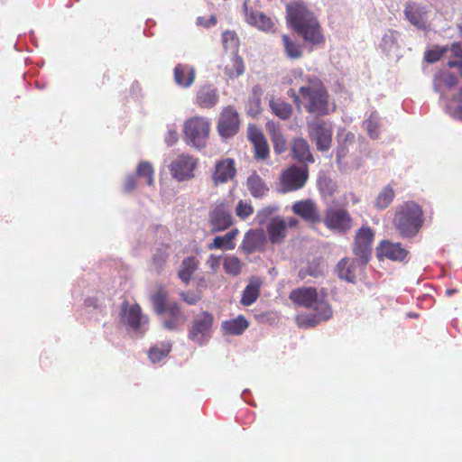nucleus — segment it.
<instances>
[{
  "label": "nucleus",
  "mask_w": 462,
  "mask_h": 462,
  "mask_svg": "<svg viewBox=\"0 0 462 462\" xmlns=\"http://www.w3.org/2000/svg\"><path fill=\"white\" fill-rule=\"evenodd\" d=\"M374 232L368 226H362L356 233L353 251L358 258V264L365 266L372 256Z\"/></svg>",
  "instance_id": "obj_11"
},
{
  "label": "nucleus",
  "mask_w": 462,
  "mask_h": 462,
  "mask_svg": "<svg viewBox=\"0 0 462 462\" xmlns=\"http://www.w3.org/2000/svg\"><path fill=\"white\" fill-rule=\"evenodd\" d=\"M181 299L189 305H195L201 300V293L199 291H187L180 293Z\"/></svg>",
  "instance_id": "obj_51"
},
{
  "label": "nucleus",
  "mask_w": 462,
  "mask_h": 462,
  "mask_svg": "<svg viewBox=\"0 0 462 462\" xmlns=\"http://www.w3.org/2000/svg\"><path fill=\"white\" fill-rule=\"evenodd\" d=\"M291 153L294 160L300 165H308L314 162V157L310 152V144L301 137L294 138L291 143Z\"/></svg>",
  "instance_id": "obj_18"
},
{
  "label": "nucleus",
  "mask_w": 462,
  "mask_h": 462,
  "mask_svg": "<svg viewBox=\"0 0 462 462\" xmlns=\"http://www.w3.org/2000/svg\"><path fill=\"white\" fill-rule=\"evenodd\" d=\"M237 229H232L228 233L224 236H216L213 240V243L208 245L209 249H233L236 246L234 243V239L237 235Z\"/></svg>",
  "instance_id": "obj_30"
},
{
  "label": "nucleus",
  "mask_w": 462,
  "mask_h": 462,
  "mask_svg": "<svg viewBox=\"0 0 462 462\" xmlns=\"http://www.w3.org/2000/svg\"><path fill=\"white\" fill-rule=\"evenodd\" d=\"M363 127L367 131L372 139H377L380 135L381 118L377 112H372L369 117L364 121Z\"/></svg>",
  "instance_id": "obj_34"
},
{
  "label": "nucleus",
  "mask_w": 462,
  "mask_h": 462,
  "mask_svg": "<svg viewBox=\"0 0 462 462\" xmlns=\"http://www.w3.org/2000/svg\"><path fill=\"white\" fill-rule=\"evenodd\" d=\"M197 269V263L194 257H187L182 261L181 269L179 271L180 279L188 283L191 278V275Z\"/></svg>",
  "instance_id": "obj_40"
},
{
  "label": "nucleus",
  "mask_w": 462,
  "mask_h": 462,
  "mask_svg": "<svg viewBox=\"0 0 462 462\" xmlns=\"http://www.w3.org/2000/svg\"><path fill=\"white\" fill-rule=\"evenodd\" d=\"M394 198V190L390 186H385L377 195L374 206L378 209L386 208Z\"/></svg>",
  "instance_id": "obj_42"
},
{
  "label": "nucleus",
  "mask_w": 462,
  "mask_h": 462,
  "mask_svg": "<svg viewBox=\"0 0 462 462\" xmlns=\"http://www.w3.org/2000/svg\"><path fill=\"white\" fill-rule=\"evenodd\" d=\"M266 129L271 135L274 152L279 154L284 152L287 150V143L280 126L273 122H268L266 124Z\"/></svg>",
  "instance_id": "obj_28"
},
{
  "label": "nucleus",
  "mask_w": 462,
  "mask_h": 462,
  "mask_svg": "<svg viewBox=\"0 0 462 462\" xmlns=\"http://www.w3.org/2000/svg\"><path fill=\"white\" fill-rule=\"evenodd\" d=\"M222 39H223V44L226 48V44H227L228 40L229 39L230 40H235V33L233 32H230V31H226L222 34Z\"/></svg>",
  "instance_id": "obj_57"
},
{
  "label": "nucleus",
  "mask_w": 462,
  "mask_h": 462,
  "mask_svg": "<svg viewBox=\"0 0 462 462\" xmlns=\"http://www.w3.org/2000/svg\"><path fill=\"white\" fill-rule=\"evenodd\" d=\"M136 173L138 177L146 179L149 186L153 184V169L150 162H142L138 164Z\"/></svg>",
  "instance_id": "obj_44"
},
{
  "label": "nucleus",
  "mask_w": 462,
  "mask_h": 462,
  "mask_svg": "<svg viewBox=\"0 0 462 462\" xmlns=\"http://www.w3.org/2000/svg\"><path fill=\"white\" fill-rule=\"evenodd\" d=\"M152 309L158 316H162L167 311V293L163 290H159L150 297Z\"/></svg>",
  "instance_id": "obj_35"
},
{
  "label": "nucleus",
  "mask_w": 462,
  "mask_h": 462,
  "mask_svg": "<svg viewBox=\"0 0 462 462\" xmlns=\"http://www.w3.org/2000/svg\"><path fill=\"white\" fill-rule=\"evenodd\" d=\"M251 204L240 200L236 207V214L241 219L247 218L253 213Z\"/></svg>",
  "instance_id": "obj_50"
},
{
  "label": "nucleus",
  "mask_w": 462,
  "mask_h": 462,
  "mask_svg": "<svg viewBox=\"0 0 462 462\" xmlns=\"http://www.w3.org/2000/svg\"><path fill=\"white\" fill-rule=\"evenodd\" d=\"M173 77L175 83L183 88H189L195 81V69L189 64L179 63L174 67Z\"/></svg>",
  "instance_id": "obj_22"
},
{
  "label": "nucleus",
  "mask_w": 462,
  "mask_h": 462,
  "mask_svg": "<svg viewBox=\"0 0 462 462\" xmlns=\"http://www.w3.org/2000/svg\"><path fill=\"white\" fill-rule=\"evenodd\" d=\"M322 221L328 229L341 234L352 227L351 216L346 209L340 208L328 207Z\"/></svg>",
  "instance_id": "obj_12"
},
{
  "label": "nucleus",
  "mask_w": 462,
  "mask_h": 462,
  "mask_svg": "<svg viewBox=\"0 0 462 462\" xmlns=\"http://www.w3.org/2000/svg\"><path fill=\"white\" fill-rule=\"evenodd\" d=\"M272 244H281L287 235V223L280 217H272L266 226Z\"/></svg>",
  "instance_id": "obj_23"
},
{
  "label": "nucleus",
  "mask_w": 462,
  "mask_h": 462,
  "mask_svg": "<svg viewBox=\"0 0 462 462\" xmlns=\"http://www.w3.org/2000/svg\"><path fill=\"white\" fill-rule=\"evenodd\" d=\"M263 235L258 232H247L242 244V248L247 254H251L257 250L263 243Z\"/></svg>",
  "instance_id": "obj_32"
},
{
  "label": "nucleus",
  "mask_w": 462,
  "mask_h": 462,
  "mask_svg": "<svg viewBox=\"0 0 462 462\" xmlns=\"http://www.w3.org/2000/svg\"><path fill=\"white\" fill-rule=\"evenodd\" d=\"M232 214L223 204L217 205L210 213L209 220L212 231L219 232L228 228L232 225Z\"/></svg>",
  "instance_id": "obj_17"
},
{
  "label": "nucleus",
  "mask_w": 462,
  "mask_h": 462,
  "mask_svg": "<svg viewBox=\"0 0 462 462\" xmlns=\"http://www.w3.org/2000/svg\"><path fill=\"white\" fill-rule=\"evenodd\" d=\"M454 99L457 102V106L452 112V116L462 121V87L459 88L458 94Z\"/></svg>",
  "instance_id": "obj_52"
},
{
  "label": "nucleus",
  "mask_w": 462,
  "mask_h": 462,
  "mask_svg": "<svg viewBox=\"0 0 462 462\" xmlns=\"http://www.w3.org/2000/svg\"><path fill=\"white\" fill-rule=\"evenodd\" d=\"M448 51H450V59L447 65L449 68H457L458 73L462 77V43L453 42L448 46Z\"/></svg>",
  "instance_id": "obj_33"
},
{
  "label": "nucleus",
  "mask_w": 462,
  "mask_h": 462,
  "mask_svg": "<svg viewBox=\"0 0 462 462\" xmlns=\"http://www.w3.org/2000/svg\"><path fill=\"white\" fill-rule=\"evenodd\" d=\"M292 211L307 222L316 224L322 221L317 205L310 199L295 202Z\"/></svg>",
  "instance_id": "obj_16"
},
{
  "label": "nucleus",
  "mask_w": 462,
  "mask_h": 462,
  "mask_svg": "<svg viewBox=\"0 0 462 462\" xmlns=\"http://www.w3.org/2000/svg\"><path fill=\"white\" fill-rule=\"evenodd\" d=\"M294 101L312 115L323 116L330 112L328 92L323 82L316 76H307L304 79L299 94L294 95Z\"/></svg>",
  "instance_id": "obj_2"
},
{
  "label": "nucleus",
  "mask_w": 462,
  "mask_h": 462,
  "mask_svg": "<svg viewBox=\"0 0 462 462\" xmlns=\"http://www.w3.org/2000/svg\"><path fill=\"white\" fill-rule=\"evenodd\" d=\"M270 107L273 113L282 120L289 119L293 111L291 104L282 101L280 99L271 100Z\"/></svg>",
  "instance_id": "obj_36"
},
{
  "label": "nucleus",
  "mask_w": 462,
  "mask_h": 462,
  "mask_svg": "<svg viewBox=\"0 0 462 462\" xmlns=\"http://www.w3.org/2000/svg\"><path fill=\"white\" fill-rule=\"evenodd\" d=\"M458 35L462 38V24L457 25Z\"/></svg>",
  "instance_id": "obj_62"
},
{
  "label": "nucleus",
  "mask_w": 462,
  "mask_h": 462,
  "mask_svg": "<svg viewBox=\"0 0 462 462\" xmlns=\"http://www.w3.org/2000/svg\"><path fill=\"white\" fill-rule=\"evenodd\" d=\"M120 322L127 326V330L134 336H143L149 328V318L143 314L138 304L130 305L124 300L120 310Z\"/></svg>",
  "instance_id": "obj_5"
},
{
  "label": "nucleus",
  "mask_w": 462,
  "mask_h": 462,
  "mask_svg": "<svg viewBox=\"0 0 462 462\" xmlns=\"http://www.w3.org/2000/svg\"><path fill=\"white\" fill-rule=\"evenodd\" d=\"M278 209L277 206H268L260 209L256 216L258 223L260 225L265 223Z\"/></svg>",
  "instance_id": "obj_48"
},
{
  "label": "nucleus",
  "mask_w": 462,
  "mask_h": 462,
  "mask_svg": "<svg viewBox=\"0 0 462 462\" xmlns=\"http://www.w3.org/2000/svg\"><path fill=\"white\" fill-rule=\"evenodd\" d=\"M290 299L294 303L311 310L310 315H300L298 317V322L300 327L305 328H312L332 317L330 306L323 298L319 297L315 288L303 287L295 289L291 292Z\"/></svg>",
  "instance_id": "obj_1"
},
{
  "label": "nucleus",
  "mask_w": 462,
  "mask_h": 462,
  "mask_svg": "<svg viewBox=\"0 0 462 462\" xmlns=\"http://www.w3.org/2000/svg\"><path fill=\"white\" fill-rule=\"evenodd\" d=\"M406 19L417 29L427 31L429 23V11L426 6L416 3H407L404 8Z\"/></svg>",
  "instance_id": "obj_14"
},
{
  "label": "nucleus",
  "mask_w": 462,
  "mask_h": 462,
  "mask_svg": "<svg viewBox=\"0 0 462 462\" xmlns=\"http://www.w3.org/2000/svg\"><path fill=\"white\" fill-rule=\"evenodd\" d=\"M196 23L197 25L203 26L205 28H210L217 23V18L215 15H211L208 20L203 17H198Z\"/></svg>",
  "instance_id": "obj_55"
},
{
  "label": "nucleus",
  "mask_w": 462,
  "mask_h": 462,
  "mask_svg": "<svg viewBox=\"0 0 462 462\" xmlns=\"http://www.w3.org/2000/svg\"><path fill=\"white\" fill-rule=\"evenodd\" d=\"M309 178L308 165H291L281 177V191L290 192L301 189Z\"/></svg>",
  "instance_id": "obj_10"
},
{
  "label": "nucleus",
  "mask_w": 462,
  "mask_h": 462,
  "mask_svg": "<svg viewBox=\"0 0 462 462\" xmlns=\"http://www.w3.org/2000/svg\"><path fill=\"white\" fill-rule=\"evenodd\" d=\"M213 320V315L208 311L196 315L189 328L188 338L199 346L205 345L212 336Z\"/></svg>",
  "instance_id": "obj_7"
},
{
  "label": "nucleus",
  "mask_w": 462,
  "mask_h": 462,
  "mask_svg": "<svg viewBox=\"0 0 462 462\" xmlns=\"http://www.w3.org/2000/svg\"><path fill=\"white\" fill-rule=\"evenodd\" d=\"M297 222H298V221H297L296 219L291 218V219L290 220V222H289V224H288V225H289L290 226H294L297 224Z\"/></svg>",
  "instance_id": "obj_61"
},
{
  "label": "nucleus",
  "mask_w": 462,
  "mask_h": 462,
  "mask_svg": "<svg viewBox=\"0 0 462 462\" xmlns=\"http://www.w3.org/2000/svg\"><path fill=\"white\" fill-rule=\"evenodd\" d=\"M179 140L178 133L173 128H169L165 135V143L168 146H172Z\"/></svg>",
  "instance_id": "obj_54"
},
{
  "label": "nucleus",
  "mask_w": 462,
  "mask_h": 462,
  "mask_svg": "<svg viewBox=\"0 0 462 462\" xmlns=\"http://www.w3.org/2000/svg\"><path fill=\"white\" fill-rule=\"evenodd\" d=\"M399 32L394 30H388L383 36L381 47L384 51H390L397 46Z\"/></svg>",
  "instance_id": "obj_43"
},
{
  "label": "nucleus",
  "mask_w": 462,
  "mask_h": 462,
  "mask_svg": "<svg viewBox=\"0 0 462 462\" xmlns=\"http://www.w3.org/2000/svg\"><path fill=\"white\" fill-rule=\"evenodd\" d=\"M378 254L393 261H404L408 251L402 247L400 243L382 241L378 247Z\"/></svg>",
  "instance_id": "obj_24"
},
{
  "label": "nucleus",
  "mask_w": 462,
  "mask_h": 462,
  "mask_svg": "<svg viewBox=\"0 0 462 462\" xmlns=\"http://www.w3.org/2000/svg\"><path fill=\"white\" fill-rule=\"evenodd\" d=\"M243 7L247 23L262 31L271 30L273 22L263 13L249 9L247 6V0L245 1Z\"/></svg>",
  "instance_id": "obj_20"
},
{
  "label": "nucleus",
  "mask_w": 462,
  "mask_h": 462,
  "mask_svg": "<svg viewBox=\"0 0 462 462\" xmlns=\"http://www.w3.org/2000/svg\"><path fill=\"white\" fill-rule=\"evenodd\" d=\"M249 326L244 316L222 323L223 329L231 335H241Z\"/></svg>",
  "instance_id": "obj_31"
},
{
  "label": "nucleus",
  "mask_w": 462,
  "mask_h": 462,
  "mask_svg": "<svg viewBox=\"0 0 462 462\" xmlns=\"http://www.w3.org/2000/svg\"><path fill=\"white\" fill-rule=\"evenodd\" d=\"M197 104L204 108H210L218 101L217 89L211 85L201 87L197 92Z\"/></svg>",
  "instance_id": "obj_26"
},
{
  "label": "nucleus",
  "mask_w": 462,
  "mask_h": 462,
  "mask_svg": "<svg viewBox=\"0 0 462 462\" xmlns=\"http://www.w3.org/2000/svg\"><path fill=\"white\" fill-rule=\"evenodd\" d=\"M457 291L456 289H448L446 290V295L448 297H450L452 296L453 294H455Z\"/></svg>",
  "instance_id": "obj_59"
},
{
  "label": "nucleus",
  "mask_w": 462,
  "mask_h": 462,
  "mask_svg": "<svg viewBox=\"0 0 462 462\" xmlns=\"http://www.w3.org/2000/svg\"><path fill=\"white\" fill-rule=\"evenodd\" d=\"M248 139L254 143H256L263 139H265L264 135L263 134V133L256 129V128H254L252 126H249L248 128Z\"/></svg>",
  "instance_id": "obj_53"
},
{
  "label": "nucleus",
  "mask_w": 462,
  "mask_h": 462,
  "mask_svg": "<svg viewBox=\"0 0 462 462\" xmlns=\"http://www.w3.org/2000/svg\"><path fill=\"white\" fill-rule=\"evenodd\" d=\"M254 146L256 159L265 160L269 156V145L266 139L254 143Z\"/></svg>",
  "instance_id": "obj_49"
},
{
  "label": "nucleus",
  "mask_w": 462,
  "mask_h": 462,
  "mask_svg": "<svg viewBox=\"0 0 462 462\" xmlns=\"http://www.w3.org/2000/svg\"><path fill=\"white\" fill-rule=\"evenodd\" d=\"M136 181L134 175H128L125 179L124 189L125 192H131L135 189Z\"/></svg>",
  "instance_id": "obj_56"
},
{
  "label": "nucleus",
  "mask_w": 462,
  "mask_h": 462,
  "mask_svg": "<svg viewBox=\"0 0 462 462\" xmlns=\"http://www.w3.org/2000/svg\"><path fill=\"white\" fill-rule=\"evenodd\" d=\"M239 130L238 113L232 106L223 109L218 123L217 131L224 138L234 136Z\"/></svg>",
  "instance_id": "obj_13"
},
{
  "label": "nucleus",
  "mask_w": 462,
  "mask_h": 462,
  "mask_svg": "<svg viewBox=\"0 0 462 462\" xmlns=\"http://www.w3.org/2000/svg\"><path fill=\"white\" fill-rule=\"evenodd\" d=\"M448 51V45L446 46H435L433 49L426 51L425 60L430 63L438 61Z\"/></svg>",
  "instance_id": "obj_46"
},
{
  "label": "nucleus",
  "mask_w": 462,
  "mask_h": 462,
  "mask_svg": "<svg viewBox=\"0 0 462 462\" xmlns=\"http://www.w3.org/2000/svg\"><path fill=\"white\" fill-rule=\"evenodd\" d=\"M323 265L319 259H314L309 263L308 266L299 271V277L305 279L307 276L318 278L323 275Z\"/></svg>",
  "instance_id": "obj_38"
},
{
  "label": "nucleus",
  "mask_w": 462,
  "mask_h": 462,
  "mask_svg": "<svg viewBox=\"0 0 462 462\" xmlns=\"http://www.w3.org/2000/svg\"><path fill=\"white\" fill-rule=\"evenodd\" d=\"M226 72L228 73L229 77L232 78H237L240 75H242L245 71V65L243 62V60L239 56H235L233 59V69H228V67L226 68Z\"/></svg>",
  "instance_id": "obj_47"
},
{
  "label": "nucleus",
  "mask_w": 462,
  "mask_h": 462,
  "mask_svg": "<svg viewBox=\"0 0 462 462\" xmlns=\"http://www.w3.org/2000/svg\"><path fill=\"white\" fill-rule=\"evenodd\" d=\"M422 222V210L414 202H406L398 207L393 218V225L402 237L415 236Z\"/></svg>",
  "instance_id": "obj_4"
},
{
  "label": "nucleus",
  "mask_w": 462,
  "mask_h": 462,
  "mask_svg": "<svg viewBox=\"0 0 462 462\" xmlns=\"http://www.w3.org/2000/svg\"><path fill=\"white\" fill-rule=\"evenodd\" d=\"M357 266H360L358 264L357 257L356 259H350L346 257L337 263L336 272L339 279L354 283L356 278V273Z\"/></svg>",
  "instance_id": "obj_25"
},
{
  "label": "nucleus",
  "mask_w": 462,
  "mask_h": 462,
  "mask_svg": "<svg viewBox=\"0 0 462 462\" xmlns=\"http://www.w3.org/2000/svg\"><path fill=\"white\" fill-rule=\"evenodd\" d=\"M282 44L286 56L292 60H298L302 57V47L292 41L288 35H282Z\"/></svg>",
  "instance_id": "obj_37"
},
{
  "label": "nucleus",
  "mask_w": 462,
  "mask_h": 462,
  "mask_svg": "<svg viewBox=\"0 0 462 462\" xmlns=\"http://www.w3.org/2000/svg\"><path fill=\"white\" fill-rule=\"evenodd\" d=\"M223 267L226 273L236 276L241 272V262L237 257H227L224 261Z\"/></svg>",
  "instance_id": "obj_45"
},
{
  "label": "nucleus",
  "mask_w": 462,
  "mask_h": 462,
  "mask_svg": "<svg viewBox=\"0 0 462 462\" xmlns=\"http://www.w3.org/2000/svg\"><path fill=\"white\" fill-rule=\"evenodd\" d=\"M438 81L445 84L448 88H454L458 83L457 77L450 72L445 71L440 73L439 76H435L434 78V91L440 94V97H443V94L440 91Z\"/></svg>",
  "instance_id": "obj_39"
},
{
  "label": "nucleus",
  "mask_w": 462,
  "mask_h": 462,
  "mask_svg": "<svg viewBox=\"0 0 462 462\" xmlns=\"http://www.w3.org/2000/svg\"><path fill=\"white\" fill-rule=\"evenodd\" d=\"M159 317L162 319V327L167 330H178L186 321L180 304L176 302L169 304L164 315Z\"/></svg>",
  "instance_id": "obj_15"
},
{
  "label": "nucleus",
  "mask_w": 462,
  "mask_h": 462,
  "mask_svg": "<svg viewBox=\"0 0 462 462\" xmlns=\"http://www.w3.org/2000/svg\"><path fill=\"white\" fill-rule=\"evenodd\" d=\"M246 185L251 195L256 199L266 196L269 191L265 181L255 172L247 178Z\"/></svg>",
  "instance_id": "obj_29"
},
{
  "label": "nucleus",
  "mask_w": 462,
  "mask_h": 462,
  "mask_svg": "<svg viewBox=\"0 0 462 462\" xmlns=\"http://www.w3.org/2000/svg\"><path fill=\"white\" fill-rule=\"evenodd\" d=\"M335 190V183H333L331 180H328V191L331 195Z\"/></svg>",
  "instance_id": "obj_58"
},
{
  "label": "nucleus",
  "mask_w": 462,
  "mask_h": 462,
  "mask_svg": "<svg viewBox=\"0 0 462 462\" xmlns=\"http://www.w3.org/2000/svg\"><path fill=\"white\" fill-rule=\"evenodd\" d=\"M209 134V123L203 117H193L185 122L184 134L188 144L197 149L206 146Z\"/></svg>",
  "instance_id": "obj_6"
},
{
  "label": "nucleus",
  "mask_w": 462,
  "mask_h": 462,
  "mask_svg": "<svg viewBox=\"0 0 462 462\" xmlns=\"http://www.w3.org/2000/svg\"><path fill=\"white\" fill-rule=\"evenodd\" d=\"M198 159L189 154L178 155L168 166L173 180L178 182L189 181L195 177Z\"/></svg>",
  "instance_id": "obj_8"
},
{
  "label": "nucleus",
  "mask_w": 462,
  "mask_h": 462,
  "mask_svg": "<svg viewBox=\"0 0 462 462\" xmlns=\"http://www.w3.org/2000/svg\"><path fill=\"white\" fill-rule=\"evenodd\" d=\"M171 349V342H162L152 346L149 350V358L152 363L160 362L163 357H165Z\"/></svg>",
  "instance_id": "obj_41"
},
{
  "label": "nucleus",
  "mask_w": 462,
  "mask_h": 462,
  "mask_svg": "<svg viewBox=\"0 0 462 462\" xmlns=\"http://www.w3.org/2000/svg\"><path fill=\"white\" fill-rule=\"evenodd\" d=\"M262 280L259 277H253L244 290L241 303L244 306L252 305L259 297V291L262 285Z\"/></svg>",
  "instance_id": "obj_27"
},
{
  "label": "nucleus",
  "mask_w": 462,
  "mask_h": 462,
  "mask_svg": "<svg viewBox=\"0 0 462 462\" xmlns=\"http://www.w3.org/2000/svg\"><path fill=\"white\" fill-rule=\"evenodd\" d=\"M337 147L336 151V162L341 168L343 160L356 143V135L352 132L342 130L337 134Z\"/></svg>",
  "instance_id": "obj_19"
},
{
  "label": "nucleus",
  "mask_w": 462,
  "mask_h": 462,
  "mask_svg": "<svg viewBox=\"0 0 462 462\" xmlns=\"http://www.w3.org/2000/svg\"><path fill=\"white\" fill-rule=\"evenodd\" d=\"M286 11L288 23L305 42L318 44L323 41L316 17L302 2L288 4Z\"/></svg>",
  "instance_id": "obj_3"
},
{
  "label": "nucleus",
  "mask_w": 462,
  "mask_h": 462,
  "mask_svg": "<svg viewBox=\"0 0 462 462\" xmlns=\"http://www.w3.org/2000/svg\"><path fill=\"white\" fill-rule=\"evenodd\" d=\"M235 162L226 158L216 163L213 180L216 185L225 183L236 175Z\"/></svg>",
  "instance_id": "obj_21"
},
{
  "label": "nucleus",
  "mask_w": 462,
  "mask_h": 462,
  "mask_svg": "<svg viewBox=\"0 0 462 462\" xmlns=\"http://www.w3.org/2000/svg\"><path fill=\"white\" fill-rule=\"evenodd\" d=\"M250 392L248 389L244 390V392L241 393V398L246 401L245 395L248 394Z\"/></svg>",
  "instance_id": "obj_60"
},
{
  "label": "nucleus",
  "mask_w": 462,
  "mask_h": 462,
  "mask_svg": "<svg viewBox=\"0 0 462 462\" xmlns=\"http://www.w3.org/2000/svg\"><path fill=\"white\" fill-rule=\"evenodd\" d=\"M308 132L310 139L315 143L320 152H327L331 147L332 128L325 120L316 118L308 122Z\"/></svg>",
  "instance_id": "obj_9"
}]
</instances>
